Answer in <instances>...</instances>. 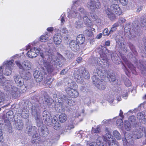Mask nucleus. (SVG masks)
Here are the masks:
<instances>
[{
  "instance_id": "nucleus-1",
  "label": "nucleus",
  "mask_w": 146,
  "mask_h": 146,
  "mask_svg": "<svg viewBox=\"0 0 146 146\" xmlns=\"http://www.w3.org/2000/svg\"><path fill=\"white\" fill-rule=\"evenodd\" d=\"M47 46L44 44L40 45L38 48L36 47L39 51L40 56L42 58L45 57L44 55H47L48 57L47 60H44L43 59L41 60L43 65L46 69L48 72L50 73L53 72L54 69L53 65H55L58 64L60 67L62 66L63 64L60 61V59L54 54V50L49 48H47Z\"/></svg>"
},
{
  "instance_id": "nucleus-2",
  "label": "nucleus",
  "mask_w": 146,
  "mask_h": 146,
  "mask_svg": "<svg viewBox=\"0 0 146 146\" xmlns=\"http://www.w3.org/2000/svg\"><path fill=\"white\" fill-rule=\"evenodd\" d=\"M74 76L76 81L81 84L83 81V77L86 79L90 77V75L88 71L83 67L80 68L79 70L77 69L75 70Z\"/></svg>"
},
{
  "instance_id": "nucleus-3",
  "label": "nucleus",
  "mask_w": 146,
  "mask_h": 146,
  "mask_svg": "<svg viewBox=\"0 0 146 146\" xmlns=\"http://www.w3.org/2000/svg\"><path fill=\"white\" fill-rule=\"evenodd\" d=\"M102 49L103 51L102 53L100 54L101 59L99 62V64L102 66L103 65L104 67H108L109 66L108 59L111 56V52L105 47H102Z\"/></svg>"
},
{
  "instance_id": "nucleus-4",
  "label": "nucleus",
  "mask_w": 146,
  "mask_h": 146,
  "mask_svg": "<svg viewBox=\"0 0 146 146\" xmlns=\"http://www.w3.org/2000/svg\"><path fill=\"white\" fill-rule=\"evenodd\" d=\"M105 131L106 134L104 137V140L108 143L109 146H119L118 142L115 141L111 135L110 129L106 128Z\"/></svg>"
},
{
  "instance_id": "nucleus-5",
  "label": "nucleus",
  "mask_w": 146,
  "mask_h": 146,
  "mask_svg": "<svg viewBox=\"0 0 146 146\" xmlns=\"http://www.w3.org/2000/svg\"><path fill=\"white\" fill-rule=\"evenodd\" d=\"M31 114L32 117H34L38 124L39 126L42 124V119L40 117V111L39 108L35 106H32L31 108Z\"/></svg>"
},
{
  "instance_id": "nucleus-6",
  "label": "nucleus",
  "mask_w": 146,
  "mask_h": 146,
  "mask_svg": "<svg viewBox=\"0 0 146 146\" xmlns=\"http://www.w3.org/2000/svg\"><path fill=\"white\" fill-rule=\"evenodd\" d=\"M58 102L62 104L63 103L67 104L70 106H72L75 104V102L72 100H69L68 96L63 95L61 93H58L57 94Z\"/></svg>"
},
{
  "instance_id": "nucleus-7",
  "label": "nucleus",
  "mask_w": 146,
  "mask_h": 146,
  "mask_svg": "<svg viewBox=\"0 0 146 146\" xmlns=\"http://www.w3.org/2000/svg\"><path fill=\"white\" fill-rule=\"evenodd\" d=\"M14 65V60L7 61L4 63V66L5 69L3 74L7 76L10 75L12 73L13 68Z\"/></svg>"
},
{
  "instance_id": "nucleus-8",
  "label": "nucleus",
  "mask_w": 146,
  "mask_h": 146,
  "mask_svg": "<svg viewBox=\"0 0 146 146\" xmlns=\"http://www.w3.org/2000/svg\"><path fill=\"white\" fill-rule=\"evenodd\" d=\"M93 84L95 86L100 90H104L106 87V83L103 80H100L99 78H97L95 76L92 77Z\"/></svg>"
},
{
  "instance_id": "nucleus-9",
  "label": "nucleus",
  "mask_w": 146,
  "mask_h": 146,
  "mask_svg": "<svg viewBox=\"0 0 146 146\" xmlns=\"http://www.w3.org/2000/svg\"><path fill=\"white\" fill-rule=\"evenodd\" d=\"M115 40L117 47L122 50L127 51V47L126 46L124 43L122 42L123 41V38L121 36L119 35H117L116 37Z\"/></svg>"
},
{
  "instance_id": "nucleus-10",
  "label": "nucleus",
  "mask_w": 146,
  "mask_h": 146,
  "mask_svg": "<svg viewBox=\"0 0 146 146\" xmlns=\"http://www.w3.org/2000/svg\"><path fill=\"white\" fill-rule=\"evenodd\" d=\"M15 63L19 68L24 70H29L31 68L32 66V63L28 60L24 61L21 64L19 61H15Z\"/></svg>"
},
{
  "instance_id": "nucleus-11",
  "label": "nucleus",
  "mask_w": 146,
  "mask_h": 146,
  "mask_svg": "<svg viewBox=\"0 0 146 146\" xmlns=\"http://www.w3.org/2000/svg\"><path fill=\"white\" fill-rule=\"evenodd\" d=\"M87 6L91 9H98L100 8V3L98 0H90L87 3Z\"/></svg>"
},
{
  "instance_id": "nucleus-12",
  "label": "nucleus",
  "mask_w": 146,
  "mask_h": 146,
  "mask_svg": "<svg viewBox=\"0 0 146 146\" xmlns=\"http://www.w3.org/2000/svg\"><path fill=\"white\" fill-rule=\"evenodd\" d=\"M42 115L43 119L45 123L48 125H51V115L50 113L48 111L45 110L43 112Z\"/></svg>"
},
{
  "instance_id": "nucleus-13",
  "label": "nucleus",
  "mask_w": 146,
  "mask_h": 146,
  "mask_svg": "<svg viewBox=\"0 0 146 146\" xmlns=\"http://www.w3.org/2000/svg\"><path fill=\"white\" fill-rule=\"evenodd\" d=\"M38 54L39 51L35 47L32 48L27 53L28 56L31 58L36 57Z\"/></svg>"
},
{
  "instance_id": "nucleus-14",
  "label": "nucleus",
  "mask_w": 146,
  "mask_h": 146,
  "mask_svg": "<svg viewBox=\"0 0 146 146\" xmlns=\"http://www.w3.org/2000/svg\"><path fill=\"white\" fill-rule=\"evenodd\" d=\"M13 78L15 82L18 86H21L24 85V79L21 76L19 75H15Z\"/></svg>"
},
{
  "instance_id": "nucleus-15",
  "label": "nucleus",
  "mask_w": 146,
  "mask_h": 146,
  "mask_svg": "<svg viewBox=\"0 0 146 146\" xmlns=\"http://www.w3.org/2000/svg\"><path fill=\"white\" fill-rule=\"evenodd\" d=\"M12 82L9 80L5 81L2 85L3 89L6 91H9L11 89Z\"/></svg>"
},
{
  "instance_id": "nucleus-16",
  "label": "nucleus",
  "mask_w": 146,
  "mask_h": 146,
  "mask_svg": "<svg viewBox=\"0 0 146 146\" xmlns=\"http://www.w3.org/2000/svg\"><path fill=\"white\" fill-rule=\"evenodd\" d=\"M33 76L37 82H41L43 78V74L37 70H36L34 72Z\"/></svg>"
},
{
  "instance_id": "nucleus-17",
  "label": "nucleus",
  "mask_w": 146,
  "mask_h": 146,
  "mask_svg": "<svg viewBox=\"0 0 146 146\" xmlns=\"http://www.w3.org/2000/svg\"><path fill=\"white\" fill-rule=\"evenodd\" d=\"M69 90H67L66 93L69 95L73 98H76L79 96V92L78 91L75 89L70 90L68 88Z\"/></svg>"
},
{
  "instance_id": "nucleus-18",
  "label": "nucleus",
  "mask_w": 146,
  "mask_h": 146,
  "mask_svg": "<svg viewBox=\"0 0 146 146\" xmlns=\"http://www.w3.org/2000/svg\"><path fill=\"white\" fill-rule=\"evenodd\" d=\"M106 14L107 17L112 21H115L116 18V16L112 10H106Z\"/></svg>"
},
{
  "instance_id": "nucleus-19",
  "label": "nucleus",
  "mask_w": 146,
  "mask_h": 146,
  "mask_svg": "<svg viewBox=\"0 0 146 146\" xmlns=\"http://www.w3.org/2000/svg\"><path fill=\"white\" fill-rule=\"evenodd\" d=\"M83 3L82 2V0H77L75 1H74L72 6V9H74L78 8V9H81L82 8L79 7L81 6Z\"/></svg>"
},
{
  "instance_id": "nucleus-20",
  "label": "nucleus",
  "mask_w": 146,
  "mask_h": 146,
  "mask_svg": "<svg viewBox=\"0 0 146 146\" xmlns=\"http://www.w3.org/2000/svg\"><path fill=\"white\" fill-rule=\"evenodd\" d=\"M15 127L17 129L20 130L22 129L23 127V123L20 120H15Z\"/></svg>"
},
{
  "instance_id": "nucleus-21",
  "label": "nucleus",
  "mask_w": 146,
  "mask_h": 146,
  "mask_svg": "<svg viewBox=\"0 0 146 146\" xmlns=\"http://www.w3.org/2000/svg\"><path fill=\"white\" fill-rule=\"evenodd\" d=\"M122 60L125 62V64L127 65L128 68L132 71L135 70V68L134 66L131 63L128 61L125 57L123 56H122L121 57Z\"/></svg>"
},
{
  "instance_id": "nucleus-22",
  "label": "nucleus",
  "mask_w": 146,
  "mask_h": 146,
  "mask_svg": "<svg viewBox=\"0 0 146 146\" xmlns=\"http://www.w3.org/2000/svg\"><path fill=\"white\" fill-rule=\"evenodd\" d=\"M70 46L73 51H76L79 48L77 42L75 40H72L70 43Z\"/></svg>"
},
{
  "instance_id": "nucleus-23",
  "label": "nucleus",
  "mask_w": 146,
  "mask_h": 146,
  "mask_svg": "<svg viewBox=\"0 0 146 146\" xmlns=\"http://www.w3.org/2000/svg\"><path fill=\"white\" fill-rule=\"evenodd\" d=\"M54 42L56 44L59 45L62 42V36L60 34H58L54 35Z\"/></svg>"
},
{
  "instance_id": "nucleus-24",
  "label": "nucleus",
  "mask_w": 146,
  "mask_h": 146,
  "mask_svg": "<svg viewBox=\"0 0 146 146\" xmlns=\"http://www.w3.org/2000/svg\"><path fill=\"white\" fill-rule=\"evenodd\" d=\"M10 94H11L13 96L15 97L18 96L19 94V90L18 88L15 86H11V89L9 91Z\"/></svg>"
},
{
  "instance_id": "nucleus-25",
  "label": "nucleus",
  "mask_w": 146,
  "mask_h": 146,
  "mask_svg": "<svg viewBox=\"0 0 146 146\" xmlns=\"http://www.w3.org/2000/svg\"><path fill=\"white\" fill-rule=\"evenodd\" d=\"M40 137L38 133H35L32 136L31 142L33 144H36L39 143Z\"/></svg>"
},
{
  "instance_id": "nucleus-26",
  "label": "nucleus",
  "mask_w": 146,
  "mask_h": 146,
  "mask_svg": "<svg viewBox=\"0 0 146 146\" xmlns=\"http://www.w3.org/2000/svg\"><path fill=\"white\" fill-rule=\"evenodd\" d=\"M37 129L35 126H31L30 127L28 130V134L29 135L31 136L33 134L37 133L36 131Z\"/></svg>"
},
{
  "instance_id": "nucleus-27",
  "label": "nucleus",
  "mask_w": 146,
  "mask_h": 146,
  "mask_svg": "<svg viewBox=\"0 0 146 146\" xmlns=\"http://www.w3.org/2000/svg\"><path fill=\"white\" fill-rule=\"evenodd\" d=\"M76 40L80 44H82L85 40L84 35L82 34L79 35L77 37Z\"/></svg>"
},
{
  "instance_id": "nucleus-28",
  "label": "nucleus",
  "mask_w": 146,
  "mask_h": 146,
  "mask_svg": "<svg viewBox=\"0 0 146 146\" xmlns=\"http://www.w3.org/2000/svg\"><path fill=\"white\" fill-rule=\"evenodd\" d=\"M128 44L130 48L134 54V55H133V56H137V53L134 46L131 42H129Z\"/></svg>"
},
{
  "instance_id": "nucleus-29",
  "label": "nucleus",
  "mask_w": 146,
  "mask_h": 146,
  "mask_svg": "<svg viewBox=\"0 0 146 146\" xmlns=\"http://www.w3.org/2000/svg\"><path fill=\"white\" fill-rule=\"evenodd\" d=\"M59 119L60 122L63 123L65 122L67 119V117L65 113H62L59 116Z\"/></svg>"
},
{
  "instance_id": "nucleus-30",
  "label": "nucleus",
  "mask_w": 146,
  "mask_h": 146,
  "mask_svg": "<svg viewBox=\"0 0 146 146\" xmlns=\"http://www.w3.org/2000/svg\"><path fill=\"white\" fill-rule=\"evenodd\" d=\"M111 73H112L111 71L108 73L107 75V77L109 79V81H114L116 79L113 73L111 74Z\"/></svg>"
},
{
  "instance_id": "nucleus-31",
  "label": "nucleus",
  "mask_w": 146,
  "mask_h": 146,
  "mask_svg": "<svg viewBox=\"0 0 146 146\" xmlns=\"http://www.w3.org/2000/svg\"><path fill=\"white\" fill-rule=\"evenodd\" d=\"M124 125L125 129L127 131H129L131 129L130 123L129 121L127 120L125 121Z\"/></svg>"
},
{
  "instance_id": "nucleus-32",
  "label": "nucleus",
  "mask_w": 146,
  "mask_h": 146,
  "mask_svg": "<svg viewBox=\"0 0 146 146\" xmlns=\"http://www.w3.org/2000/svg\"><path fill=\"white\" fill-rule=\"evenodd\" d=\"M83 23L81 20H79L76 21L75 23V26L77 29H79L82 27Z\"/></svg>"
},
{
  "instance_id": "nucleus-33",
  "label": "nucleus",
  "mask_w": 146,
  "mask_h": 146,
  "mask_svg": "<svg viewBox=\"0 0 146 146\" xmlns=\"http://www.w3.org/2000/svg\"><path fill=\"white\" fill-rule=\"evenodd\" d=\"M113 135L117 140H120L121 137L119 133L117 130H115L113 132Z\"/></svg>"
},
{
  "instance_id": "nucleus-34",
  "label": "nucleus",
  "mask_w": 146,
  "mask_h": 146,
  "mask_svg": "<svg viewBox=\"0 0 146 146\" xmlns=\"http://www.w3.org/2000/svg\"><path fill=\"white\" fill-rule=\"evenodd\" d=\"M91 27H90V28L84 31V33L86 35L89 37L92 36L93 35V33L92 31Z\"/></svg>"
},
{
  "instance_id": "nucleus-35",
  "label": "nucleus",
  "mask_w": 146,
  "mask_h": 146,
  "mask_svg": "<svg viewBox=\"0 0 146 146\" xmlns=\"http://www.w3.org/2000/svg\"><path fill=\"white\" fill-rule=\"evenodd\" d=\"M76 84L74 82H71V83L68 82V86L67 87L65 88L66 92H67V90H69L68 88H70V90L73 89L72 88H74Z\"/></svg>"
},
{
  "instance_id": "nucleus-36",
  "label": "nucleus",
  "mask_w": 146,
  "mask_h": 146,
  "mask_svg": "<svg viewBox=\"0 0 146 146\" xmlns=\"http://www.w3.org/2000/svg\"><path fill=\"white\" fill-rule=\"evenodd\" d=\"M101 73V71L98 68H96L94 70V75L93 76H95L97 78H99L98 77L101 75L100 74Z\"/></svg>"
},
{
  "instance_id": "nucleus-37",
  "label": "nucleus",
  "mask_w": 146,
  "mask_h": 146,
  "mask_svg": "<svg viewBox=\"0 0 146 146\" xmlns=\"http://www.w3.org/2000/svg\"><path fill=\"white\" fill-rule=\"evenodd\" d=\"M45 102L48 106H50L54 103L53 100L50 98H45Z\"/></svg>"
},
{
  "instance_id": "nucleus-38",
  "label": "nucleus",
  "mask_w": 146,
  "mask_h": 146,
  "mask_svg": "<svg viewBox=\"0 0 146 146\" xmlns=\"http://www.w3.org/2000/svg\"><path fill=\"white\" fill-rule=\"evenodd\" d=\"M141 27H146V18L142 17L141 19Z\"/></svg>"
},
{
  "instance_id": "nucleus-39",
  "label": "nucleus",
  "mask_w": 146,
  "mask_h": 146,
  "mask_svg": "<svg viewBox=\"0 0 146 146\" xmlns=\"http://www.w3.org/2000/svg\"><path fill=\"white\" fill-rule=\"evenodd\" d=\"M83 19L84 22L86 24L89 25L91 26V21L86 16L84 17Z\"/></svg>"
},
{
  "instance_id": "nucleus-40",
  "label": "nucleus",
  "mask_w": 146,
  "mask_h": 146,
  "mask_svg": "<svg viewBox=\"0 0 146 146\" xmlns=\"http://www.w3.org/2000/svg\"><path fill=\"white\" fill-rule=\"evenodd\" d=\"M48 38V36L47 34L44 35L40 37V40L42 42H45Z\"/></svg>"
},
{
  "instance_id": "nucleus-41",
  "label": "nucleus",
  "mask_w": 146,
  "mask_h": 146,
  "mask_svg": "<svg viewBox=\"0 0 146 146\" xmlns=\"http://www.w3.org/2000/svg\"><path fill=\"white\" fill-rule=\"evenodd\" d=\"M103 140L101 137H99L97 139L96 142L95 143H96L97 146H99L102 143H104L103 142Z\"/></svg>"
},
{
  "instance_id": "nucleus-42",
  "label": "nucleus",
  "mask_w": 146,
  "mask_h": 146,
  "mask_svg": "<svg viewBox=\"0 0 146 146\" xmlns=\"http://www.w3.org/2000/svg\"><path fill=\"white\" fill-rule=\"evenodd\" d=\"M24 75L23 76V77L25 79L27 80H29L31 78V74L29 72H28L26 73L25 72V74H24Z\"/></svg>"
},
{
  "instance_id": "nucleus-43",
  "label": "nucleus",
  "mask_w": 146,
  "mask_h": 146,
  "mask_svg": "<svg viewBox=\"0 0 146 146\" xmlns=\"http://www.w3.org/2000/svg\"><path fill=\"white\" fill-rule=\"evenodd\" d=\"M4 94L0 91V106L1 105V103H3L4 100Z\"/></svg>"
},
{
  "instance_id": "nucleus-44",
  "label": "nucleus",
  "mask_w": 146,
  "mask_h": 146,
  "mask_svg": "<svg viewBox=\"0 0 146 146\" xmlns=\"http://www.w3.org/2000/svg\"><path fill=\"white\" fill-rule=\"evenodd\" d=\"M112 10L115 13V15L119 16L123 14V13L121 10Z\"/></svg>"
},
{
  "instance_id": "nucleus-45",
  "label": "nucleus",
  "mask_w": 146,
  "mask_h": 146,
  "mask_svg": "<svg viewBox=\"0 0 146 146\" xmlns=\"http://www.w3.org/2000/svg\"><path fill=\"white\" fill-rule=\"evenodd\" d=\"M122 140L123 141V145L125 146H128V145L129 144L128 142L130 141L129 139H126L125 137V138H123Z\"/></svg>"
},
{
  "instance_id": "nucleus-46",
  "label": "nucleus",
  "mask_w": 146,
  "mask_h": 146,
  "mask_svg": "<svg viewBox=\"0 0 146 146\" xmlns=\"http://www.w3.org/2000/svg\"><path fill=\"white\" fill-rule=\"evenodd\" d=\"M22 116L24 118H28L29 116L28 111H26L25 112V111H23L21 113Z\"/></svg>"
},
{
  "instance_id": "nucleus-47",
  "label": "nucleus",
  "mask_w": 146,
  "mask_h": 146,
  "mask_svg": "<svg viewBox=\"0 0 146 146\" xmlns=\"http://www.w3.org/2000/svg\"><path fill=\"white\" fill-rule=\"evenodd\" d=\"M100 131V127L99 126H98L96 128H92V132L95 133H99Z\"/></svg>"
},
{
  "instance_id": "nucleus-48",
  "label": "nucleus",
  "mask_w": 146,
  "mask_h": 146,
  "mask_svg": "<svg viewBox=\"0 0 146 146\" xmlns=\"http://www.w3.org/2000/svg\"><path fill=\"white\" fill-rule=\"evenodd\" d=\"M137 117L140 120H142V119L144 117V115L143 113H139L137 114Z\"/></svg>"
},
{
  "instance_id": "nucleus-49",
  "label": "nucleus",
  "mask_w": 146,
  "mask_h": 146,
  "mask_svg": "<svg viewBox=\"0 0 146 146\" xmlns=\"http://www.w3.org/2000/svg\"><path fill=\"white\" fill-rule=\"evenodd\" d=\"M54 128L56 130H58L60 127V124L59 122H56L54 123V125H53Z\"/></svg>"
},
{
  "instance_id": "nucleus-50",
  "label": "nucleus",
  "mask_w": 146,
  "mask_h": 146,
  "mask_svg": "<svg viewBox=\"0 0 146 146\" xmlns=\"http://www.w3.org/2000/svg\"><path fill=\"white\" fill-rule=\"evenodd\" d=\"M119 7L118 5L116 4H113L110 6L111 9H117L119 8Z\"/></svg>"
},
{
  "instance_id": "nucleus-51",
  "label": "nucleus",
  "mask_w": 146,
  "mask_h": 146,
  "mask_svg": "<svg viewBox=\"0 0 146 146\" xmlns=\"http://www.w3.org/2000/svg\"><path fill=\"white\" fill-rule=\"evenodd\" d=\"M136 65L138 68L140 69L141 70H143V69L144 67H143V65L141 63H140V62H137V64H136Z\"/></svg>"
},
{
  "instance_id": "nucleus-52",
  "label": "nucleus",
  "mask_w": 146,
  "mask_h": 146,
  "mask_svg": "<svg viewBox=\"0 0 146 146\" xmlns=\"http://www.w3.org/2000/svg\"><path fill=\"white\" fill-rule=\"evenodd\" d=\"M56 122H58V117L56 116H54L51 121V124L52 123L54 124Z\"/></svg>"
},
{
  "instance_id": "nucleus-53",
  "label": "nucleus",
  "mask_w": 146,
  "mask_h": 146,
  "mask_svg": "<svg viewBox=\"0 0 146 146\" xmlns=\"http://www.w3.org/2000/svg\"><path fill=\"white\" fill-rule=\"evenodd\" d=\"M117 125L118 126H120L123 124V120L121 119H117L116 121Z\"/></svg>"
},
{
  "instance_id": "nucleus-54",
  "label": "nucleus",
  "mask_w": 146,
  "mask_h": 146,
  "mask_svg": "<svg viewBox=\"0 0 146 146\" xmlns=\"http://www.w3.org/2000/svg\"><path fill=\"white\" fill-rule=\"evenodd\" d=\"M125 84L126 86L127 87L130 86L131 85V83L130 81L128 79H126L125 82Z\"/></svg>"
},
{
  "instance_id": "nucleus-55",
  "label": "nucleus",
  "mask_w": 146,
  "mask_h": 146,
  "mask_svg": "<svg viewBox=\"0 0 146 146\" xmlns=\"http://www.w3.org/2000/svg\"><path fill=\"white\" fill-rule=\"evenodd\" d=\"M134 135H133V137L135 139H139L140 138L139 132H138L137 133H136V134H135V132H134Z\"/></svg>"
},
{
  "instance_id": "nucleus-56",
  "label": "nucleus",
  "mask_w": 146,
  "mask_h": 146,
  "mask_svg": "<svg viewBox=\"0 0 146 146\" xmlns=\"http://www.w3.org/2000/svg\"><path fill=\"white\" fill-rule=\"evenodd\" d=\"M103 34L104 36H108L110 33H109V32H108V29L106 28L103 32Z\"/></svg>"
},
{
  "instance_id": "nucleus-57",
  "label": "nucleus",
  "mask_w": 146,
  "mask_h": 146,
  "mask_svg": "<svg viewBox=\"0 0 146 146\" xmlns=\"http://www.w3.org/2000/svg\"><path fill=\"white\" fill-rule=\"evenodd\" d=\"M128 0H119V2L123 5H126L128 3Z\"/></svg>"
},
{
  "instance_id": "nucleus-58",
  "label": "nucleus",
  "mask_w": 146,
  "mask_h": 146,
  "mask_svg": "<svg viewBox=\"0 0 146 146\" xmlns=\"http://www.w3.org/2000/svg\"><path fill=\"white\" fill-rule=\"evenodd\" d=\"M60 32L66 34L68 33V31L65 28H63L60 30Z\"/></svg>"
},
{
  "instance_id": "nucleus-59",
  "label": "nucleus",
  "mask_w": 146,
  "mask_h": 146,
  "mask_svg": "<svg viewBox=\"0 0 146 146\" xmlns=\"http://www.w3.org/2000/svg\"><path fill=\"white\" fill-rule=\"evenodd\" d=\"M67 56L69 58L72 59L74 57V54L72 52L67 54Z\"/></svg>"
},
{
  "instance_id": "nucleus-60",
  "label": "nucleus",
  "mask_w": 146,
  "mask_h": 146,
  "mask_svg": "<svg viewBox=\"0 0 146 146\" xmlns=\"http://www.w3.org/2000/svg\"><path fill=\"white\" fill-rule=\"evenodd\" d=\"M126 21V20L122 18H120L119 19V22L120 23H123Z\"/></svg>"
},
{
  "instance_id": "nucleus-61",
  "label": "nucleus",
  "mask_w": 146,
  "mask_h": 146,
  "mask_svg": "<svg viewBox=\"0 0 146 146\" xmlns=\"http://www.w3.org/2000/svg\"><path fill=\"white\" fill-rule=\"evenodd\" d=\"M110 119L108 120H104L102 122L103 124H108L109 123H110Z\"/></svg>"
},
{
  "instance_id": "nucleus-62",
  "label": "nucleus",
  "mask_w": 146,
  "mask_h": 146,
  "mask_svg": "<svg viewBox=\"0 0 146 146\" xmlns=\"http://www.w3.org/2000/svg\"><path fill=\"white\" fill-rule=\"evenodd\" d=\"M60 18L61 21V23L62 24H63L65 22L64 19V18L63 15H62L60 17Z\"/></svg>"
},
{
  "instance_id": "nucleus-63",
  "label": "nucleus",
  "mask_w": 146,
  "mask_h": 146,
  "mask_svg": "<svg viewBox=\"0 0 146 146\" xmlns=\"http://www.w3.org/2000/svg\"><path fill=\"white\" fill-rule=\"evenodd\" d=\"M12 113L13 112L12 111H9L7 112L6 115V117L8 118V119H9V117L10 116L11 114H12Z\"/></svg>"
},
{
  "instance_id": "nucleus-64",
  "label": "nucleus",
  "mask_w": 146,
  "mask_h": 146,
  "mask_svg": "<svg viewBox=\"0 0 146 146\" xmlns=\"http://www.w3.org/2000/svg\"><path fill=\"white\" fill-rule=\"evenodd\" d=\"M89 146H98L95 142H92L89 144Z\"/></svg>"
}]
</instances>
